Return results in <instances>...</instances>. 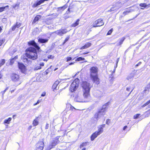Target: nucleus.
Returning a JSON list of instances; mask_svg holds the SVG:
<instances>
[{
  "instance_id": "nucleus-32",
  "label": "nucleus",
  "mask_w": 150,
  "mask_h": 150,
  "mask_svg": "<svg viewBox=\"0 0 150 150\" xmlns=\"http://www.w3.org/2000/svg\"><path fill=\"white\" fill-rule=\"evenodd\" d=\"M88 142H85L81 144L80 146V148H81L84 146H86L88 143Z\"/></svg>"
},
{
  "instance_id": "nucleus-49",
  "label": "nucleus",
  "mask_w": 150,
  "mask_h": 150,
  "mask_svg": "<svg viewBox=\"0 0 150 150\" xmlns=\"http://www.w3.org/2000/svg\"><path fill=\"white\" fill-rule=\"evenodd\" d=\"M73 109H76L74 107L71 105L70 107V110H72Z\"/></svg>"
},
{
  "instance_id": "nucleus-56",
  "label": "nucleus",
  "mask_w": 150,
  "mask_h": 150,
  "mask_svg": "<svg viewBox=\"0 0 150 150\" xmlns=\"http://www.w3.org/2000/svg\"><path fill=\"white\" fill-rule=\"evenodd\" d=\"M74 62H71L69 64V65H71L74 64Z\"/></svg>"
},
{
  "instance_id": "nucleus-11",
  "label": "nucleus",
  "mask_w": 150,
  "mask_h": 150,
  "mask_svg": "<svg viewBox=\"0 0 150 150\" xmlns=\"http://www.w3.org/2000/svg\"><path fill=\"white\" fill-rule=\"evenodd\" d=\"M18 68L21 72L23 73H25L26 70L25 66L23 64L20 62H18Z\"/></svg>"
},
{
  "instance_id": "nucleus-8",
  "label": "nucleus",
  "mask_w": 150,
  "mask_h": 150,
  "mask_svg": "<svg viewBox=\"0 0 150 150\" xmlns=\"http://www.w3.org/2000/svg\"><path fill=\"white\" fill-rule=\"evenodd\" d=\"M44 146V143L43 141L39 142L37 144L36 150H42Z\"/></svg>"
},
{
  "instance_id": "nucleus-48",
  "label": "nucleus",
  "mask_w": 150,
  "mask_h": 150,
  "mask_svg": "<svg viewBox=\"0 0 150 150\" xmlns=\"http://www.w3.org/2000/svg\"><path fill=\"white\" fill-rule=\"evenodd\" d=\"M130 90V87H127L126 88V91H129Z\"/></svg>"
},
{
  "instance_id": "nucleus-12",
  "label": "nucleus",
  "mask_w": 150,
  "mask_h": 150,
  "mask_svg": "<svg viewBox=\"0 0 150 150\" xmlns=\"http://www.w3.org/2000/svg\"><path fill=\"white\" fill-rule=\"evenodd\" d=\"M67 32V31L66 29H61L55 31V33L59 35L62 36L63 34L66 33Z\"/></svg>"
},
{
  "instance_id": "nucleus-55",
  "label": "nucleus",
  "mask_w": 150,
  "mask_h": 150,
  "mask_svg": "<svg viewBox=\"0 0 150 150\" xmlns=\"http://www.w3.org/2000/svg\"><path fill=\"white\" fill-rule=\"evenodd\" d=\"M48 124L47 123L45 127V129H47L48 128Z\"/></svg>"
},
{
  "instance_id": "nucleus-20",
  "label": "nucleus",
  "mask_w": 150,
  "mask_h": 150,
  "mask_svg": "<svg viewBox=\"0 0 150 150\" xmlns=\"http://www.w3.org/2000/svg\"><path fill=\"white\" fill-rule=\"evenodd\" d=\"M21 25V24L20 23L17 22L16 24L15 25L12 27V31L14 30L16 28H19Z\"/></svg>"
},
{
  "instance_id": "nucleus-42",
  "label": "nucleus",
  "mask_w": 150,
  "mask_h": 150,
  "mask_svg": "<svg viewBox=\"0 0 150 150\" xmlns=\"http://www.w3.org/2000/svg\"><path fill=\"white\" fill-rule=\"evenodd\" d=\"M69 36H68L65 39L64 42H63V44H65L69 39Z\"/></svg>"
},
{
  "instance_id": "nucleus-15",
  "label": "nucleus",
  "mask_w": 150,
  "mask_h": 150,
  "mask_svg": "<svg viewBox=\"0 0 150 150\" xmlns=\"http://www.w3.org/2000/svg\"><path fill=\"white\" fill-rule=\"evenodd\" d=\"M105 127V125H99L98 127V130L97 131L98 133L100 134L103 132V128Z\"/></svg>"
},
{
  "instance_id": "nucleus-58",
  "label": "nucleus",
  "mask_w": 150,
  "mask_h": 150,
  "mask_svg": "<svg viewBox=\"0 0 150 150\" xmlns=\"http://www.w3.org/2000/svg\"><path fill=\"white\" fill-rule=\"evenodd\" d=\"M8 88L7 87L6 88V89L4 91V93L8 89Z\"/></svg>"
},
{
  "instance_id": "nucleus-18",
  "label": "nucleus",
  "mask_w": 150,
  "mask_h": 150,
  "mask_svg": "<svg viewBox=\"0 0 150 150\" xmlns=\"http://www.w3.org/2000/svg\"><path fill=\"white\" fill-rule=\"evenodd\" d=\"M91 45V43L88 42L86 43L85 45L82 47L80 48L81 50H83V49H87L89 47H90Z\"/></svg>"
},
{
  "instance_id": "nucleus-61",
  "label": "nucleus",
  "mask_w": 150,
  "mask_h": 150,
  "mask_svg": "<svg viewBox=\"0 0 150 150\" xmlns=\"http://www.w3.org/2000/svg\"><path fill=\"white\" fill-rule=\"evenodd\" d=\"M40 100H38L37 102V103L38 104L39 103H40Z\"/></svg>"
},
{
  "instance_id": "nucleus-63",
  "label": "nucleus",
  "mask_w": 150,
  "mask_h": 150,
  "mask_svg": "<svg viewBox=\"0 0 150 150\" xmlns=\"http://www.w3.org/2000/svg\"><path fill=\"white\" fill-rule=\"evenodd\" d=\"M38 104L37 103H35V104H34V105H37Z\"/></svg>"
},
{
  "instance_id": "nucleus-40",
  "label": "nucleus",
  "mask_w": 150,
  "mask_h": 150,
  "mask_svg": "<svg viewBox=\"0 0 150 150\" xmlns=\"http://www.w3.org/2000/svg\"><path fill=\"white\" fill-rule=\"evenodd\" d=\"M112 31H113L112 28L110 30H109L108 31V32L107 33V35H110L112 33Z\"/></svg>"
},
{
  "instance_id": "nucleus-25",
  "label": "nucleus",
  "mask_w": 150,
  "mask_h": 150,
  "mask_svg": "<svg viewBox=\"0 0 150 150\" xmlns=\"http://www.w3.org/2000/svg\"><path fill=\"white\" fill-rule=\"evenodd\" d=\"M12 118L11 117H9L7 119L5 120L4 122V124H9Z\"/></svg>"
},
{
  "instance_id": "nucleus-27",
  "label": "nucleus",
  "mask_w": 150,
  "mask_h": 150,
  "mask_svg": "<svg viewBox=\"0 0 150 150\" xmlns=\"http://www.w3.org/2000/svg\"><path fill=\"white\" fill-rule=\"evenodd\" d=\"M17 58L18 56H15L14 58L11 59L10 60V64L11 65H12L13 63L15 60Z\"/></svg>"
},
{
  "instance_id": "nucleus-59",
  "label": "nucleus",
  "mask_w": 150,
  "mask_h": 150,
  "mask_svg": "<svg viewBox=\"0 0 150 150\" xmlns=\"http://www.w3.org/2000/svg\"><path fill=\"white\" fill-rule=\"evenodd\" d=\"M2 74L0 72V79L2 78Z\"/></svg>"
},
{
  "instance_id": "nucleus-50",
  "label": "nucleus",
  "mask_w": 150,
  "mask_h": 150,
  "mask_svg": "<svg viewBox=\"0 0 150 150\" xmlns=\"http://www.w3.org/2000/svg\"><path fill=\"white\" fill-rule=\"evenodd\" d=\"M59 81H55V83H54V84H56V85H58L59 84Z\"/></svg>"
},
{
  "instance_id": "nucleus-14",
  "label": "nucleus",
  "mask_w": 150,
  "mask_h": 150,
  "mask_svg": "<svg viewBox=\"0 0 150 150\" xmlns=\"http://www.w3.org/2000/svg\"><path fill=\"white\" fill-rule=\"evenodd\" d=\"M116 6L115 7H112L111 9L108 11L111 12L112 11H114L116 9H117L119 8L122 6V4L120 3V2H117L116 4Z\"/></svg>"
},
{
  "instance_id": "nucleus-46",
  "label": "nucleus",
  "mask_w": 150,
  "mask_h": 150,
  "mask_svg": "<svg viewBox=\"0 0 150 150\" xmlns=\"http://www.w3.org/2000/svg\"><path fill=\"white\" fill-rule=\"evenodd\" d=\"M146 88H148L150 90V83H149L146 86Z\"/></svg>"
},
{
  "instance_id": "nucleus-5",
  "label": "nucleus",
  "mask_w": 150,
  "mask_h": 150,
  "mask_svg": "<svg viewBox=\"0 0 150 150\" xmlns=\"http://www.w3.org/2000/svg\"><path fill=\"white\" fill-rule=\"evenodd\" d=\"M83 96L81 94L78 93L75 97L74 100L75 101L79 102H84L86 101L84 99Z\"/></svg>"
},
{
  "instance_id": "nucleus-38",
  "label": "nucleus",
  "mask_w": 150,
  "mask_h": 150,
  "mask_svg": "<svg viewBox=\"0 0 150 150\" xmlns=\"http://www.w3.org/2000/svg\"><path fill=\"white\" fill-rule=\"evenodd\" d=\"M19 5V4H17L15 5H13L12 7L13 8H18V7Z\"/></svg>"
},
{
  "instance_id": "nucleus-62",
  "label": "nucleus",
  "mask_w": 150,
  "mask_h": 150,
  "mask_svg": "<svg viewBox=\"0 0 150 150\" xmlns=\"http://www.w3.org/2000/svg\"><path fill=\"white\" fill-rule=\"evenodd\" d=\"M146 113H147V115H148L149 114H150V112H146Z\"/></svg>"
},
{
  "instance_id": "nucleus-57",
  "label": "nucleus",
  "mask_w": 150,
  "mask_h": 150,
  "mask_svg": "<svg viewBox=\"0 0 150 150\" xmlns=\"http://www.w3.org/2000/svg\"><path fill=\"white\" fill-rule=\"evenodd\" d=\"M132 91H132L129 93H128V94L127 96V97L130 94V93H131Z\"/></svg>"
},
{
  "instance_id": "nucleus-24",
  "label": "nucleus",
  "mask_w": 150,
  "mask_h": 150,
  "mask_svg": "<svg viewBox=\"0 0 150 150\" xmlns=\"http://www.w3.org/2000/svg\"><path fill=\"white\" fill-rule=\"evenodd\" d=\"M139 6L143 8H146L147 7L150 6V4H146V3H141L139 4Z\"/></svg>"
},
{
  "instance_id": "nucleus-45",
  "label": "nucleus",
  "mask_w": 150,
  "mask_h": 150,
  "mask_svg": "<svg viewBox=\"0 0 150 150\" xmlns=\"http://www.w3.org/2000/svg\"><path fill=\"white\" fill-rule=\"evenodd\" d=\"M41 68V67L39 66V67H36L35 69V70H37L39 69H40Z\"/></svg>"
},
{
  "instance_id": "nucleus-4",
  "label": "nucleus",
  "mask_w": 150,
  "mask_h": 150,
  "mask_svg": "<svg viewBox=\"0 0 150 150\" xmlns=\"http://www.w3.org/2000/svg\"><path fill=\"white\" fill-rule=\"evenodd\" d=\"M79 80L78 79H75L71 83L69 88V90L71 92L76 91L78 87Z\"/></svg>"
},
{
  "instance_id": "nucleus-22",
  "label": "nucleus",
  "mask_w": 150,
  "mask_h": 150,
  "mask_svg": "<svg viewBox=\"0 0 150 150\" xmlns=\"http://www.w3.org/2000/svg\"><path fill=\"white\" fill-rule=\"evenodd\" d=\"M48 40L47 39H44L42 38H39L38 40L39 42L40 43H45L47 42Z\"/></svg>"
},
{
  "instance_id": "nucleus-13",
  "label": "nucleus",
  "mask_w": 150,
  "mask_h": 150,
  "mask_svg": "<svg viewBox=\"0 0 150 150\" xmlns=\"http://www.w3.org/2000/svg\"><path fill=\"white\" fill-rule=\"evenodd\" d=\"M91 77L95 83L97 84H99V79L98 78L97 75L96 74L93 75L91 74Z\"/></svg>"
},
{
  "instance_id": "nucleus-2",
  "label": "nucleus",
  "mask_w": 150,
  "mask_h": 150,
  "mask_svg": "<svg viewBox=\"0 0 150 150\" xmlns=\"http://www.w3.org/2000/svg\"><path fill=\"white\" fill-rule=\"evenodd\" d=\"M27 53L25 54L26 57L32 60L37 59L38 55L36 49L33 47H30L26 50Z\"/></svg>"
},
{
  "instance_id": "nucleus-26",
  "label": "nucleus",
  "mask_w": 150,
  "mask_h": 150,
  "mask_svg": "<svg viewBox=\"0 0 150 150\" xmlns=\"http://www.w3.org/2000/svg\"><path fill=\"white\" fill-rule=\"evenodd\" d=\"M134 74H131L128 75L127 77V79L128 80H131L134 78Z\"/></svg>"
},
{
  "instance_id": "nucleus-37",
  "label": "nucleus",
  "mask_w": 150,
  "mask_h": 150,
  "mask_svg": "<svg viewBox=\"0 0 150 150\" xmlns=\"http://www.w3.org/2000/svg\"><path fill=\"white\" fill-rule=\"evenodd\" d=\"M5 40L4 39L0 40V46L1 45L5 42Z\"/></svg>"
},
{
  "instance_id": "nucleus-6",
  "label": "nucleus",
  "mask_w": 150,
  "mask_h": 150,
  "mask_svg": "<svg viewBox=\"0 0 150 150\" xmlns=\"http://www.w3.org/2000/svg\"><path fill=\"white\" fill-rule=\"evenodd\" d=\"M104 23L103 20L101 19H98L93 24V27H99L104 25Z\"/></svg>"
},
{
  "instance_id": "nucleus-23",
  "label": "nucleus",
  "mask_w": 150,
  "mask_h": 150,
  "mask_svg": "<svg viewBox=\"0 0 150 150\" xmlns=\"http://www.w3.org/2000/svg\"><path fill=\"white\" fill-rule=\"evenodd\" d=\"M26 57L25 54V55H23L21 57V59L23 60V61L24 62H28V60L26 58Z\"/></svg>"
},
{
  "instance_id": "nucleus-28",
  "label": "nucleus",
  "mask_w": 150,
  "mask_h": 150,
  "mask_svg": "<svg viewBox=\"0 0 150 150\" xmlns=\"http://www.w3.org/2000/svg\"><path fill=\"white\" fill-rule=\"evenodd\" d=\"M79 19H77L76 22L72 24L71 25L72 27H75L76 26L78 25L79 24Z\"/></svg>"
},
{
  "instance_id": "nucleus-53",
  "label": "nucleus",
  "mask_w": 150,
  "mask_h": 150,
  "mask_svg": "<svg viewBox=\"0 0 150 150\" xmlns=\"http://www.w3.org/2000/svg\"><path fill=\"white\" fill-rule=\"evenodd\" d=\"M45 93L44 92L41 95V96H45Z\"/></svg>"
},
{
  "instance_id": "nucleus-52",
  "label": "nucleus",
  "mask_w": 150,
  "mask_h": 150,
  "mask_svg": "<svg viewBox=\"0 0 150 150\" xmlns=\"http://www.w3.org/2000/svg\"><path fill=\"white\" fill-rule=\"evenodd\" d=\"M109 119H107V120H106V124H108V125L109 123Z\"/></svg>"
},
{
  "instance_id": "nucleus-21",
  "label": "nucleus",
  "mask_w": 150,
  "mask_h": 150,
  "mask_svg": "<svg viewBox=\"0 0 150 150\" xmlns=\"http://www.w3.org/2000/svg\"><path fill=\"white\" fill-rule=\"evenodd\" d=\"M41 17V16L40 15H37L35 17L34 20L33 21L32 23L34 24Z\"/></svg>"
},
{
  "instance_id": "nucleus-39",
  "label": "nucleus",
  "mask_w": 150,
  "mask_h": 150,
  "mask_svg": "<svg viewBox=\"0 0 150 150\" xmlns=\"http://www.w3.org/2000/svg\"><path fill=\"white\" fill-rule=\"evenodd\" d=\"M140 115V114H137L136 115H134V119L137 118L139 117V116Z\"/></svg>"
},
{
  "instance_id": "nucleus-60",
  "label": "nucleus",
  "mask_w": 150,
  "mask_h": 150,
  "mask_svg": "<svg viewBox=\"0 0 150 150\" xmlns=\"http://www.w3.org/2000/svg\"><path fill=\"white\" fill-rule=\"evenodd\" d=\"M89 53V52H84V53H83V54H88Z\"/></svg>"
},
{
  "instance_id": "nucleus-47",
  "label": "nucleus",
  "mask_w": 150,
  "mask_h": 150,
  "mask_svg": "<svg viewBox=\"0 0 150 150\" xmlns=\"http://www.w3.org/2000/svg\"><path fill=\"white\" fill-rule=\"evenodd\" d=\"M48 58L49 59L53 58V57L52 55H49L48 56Z\"/></svg>"
},
{
  "instance_id": "nucleus-44",
  "label": "nucleus",
  "mask_w": 150,
  "mask_h": 150,
  "mask_svg": "<svg viewBox=\"0 0 150 150\" xmlns=\"http://www.w3.org/2000/svg\"><path fill=\"white\" fill-rule=\"evenodd\" d=\"M5 8V7H2L0 8V12H1L3 11Z\"/></svg>"
},
{
  "instance_id": "nucleus-9",
  "label": "nucleus",
  "mask_w": 150,
  "mask_h": 150,
  "mask_svg": "<svg viewBox=\"0 0 150 150\" xmlns=\"http://www.w3.org/2000/svg\"><path fill=\"white\" fill-rule=\"evenodd\" d=\"M11 78L12 80L14 82H17L20 79L19 76L16 74H12L11 75Z\"/></svg>"
},
{
  "instance_id": "nucleus-19",
  "label": "nucleus",
  "mask_w": 150,
  "mask_h": 150,
  "mask_svg": "<svg viewBox=\"0 0 150 150\" xmlns=\"http://www.w3.org/2000/svg\"><path fill=\"white\" fill-rule=\"evenodd\" d=\"M133 11H134V10L132 8L129 9H127L124 11V12L123 13V14H124V16H125V15L128 14L129 13Z\"/></svg>"
},
{
  "instance_id": "nucleus-3",
  "label": "nucleus",
  "mask_w": 150,
  "mask_h": 150,
  "mask_svg": "<svg viewBox=\"0 0 150 150\" xmlns=\"http://www.w3.org/2000/svg\"><path fill=\"white\" fill-rule=\"evenodd\" d=\"M83 96L84 98H88L90 96V90L91 88L90 84L86 81L83 82L81 84Z\"/></svg>"
},
{
  "instance_id": "nucleus-54",
  "label": "nucleus",
  "mask_w": 150,
  "mask_h": 150,
  "mask_svg": "<svg viewBox=\"0 0 150 150\" xmlns=\"http://www.w3.org/2000/svg\"><path fill=\"white\" fill-rule=\"evenodd\" d=\"M127 126H125L123 128V130H125L127 128Z\"/></svg>"
},
{
  "instance_id": "nucleus-29",
  "label": "nucleus",
  "mask_w": 150,
  "mask_h": 150,
  "mask_svg": "<svg viewBox=\"0 0 150 150\" xmlns=\"http://www.w3.org/2000/svg\"><path fill=\"white\" fill-rule=\"evenodd\" d=\"M38 124V122L37 119H35L33 121V124L34 126L37 125Z\"/></svg>"
},
{
  "instance_id": "nucleus-16",
  "label": "nucleus",
  "mask_w": 150,
  "mask_h": 150,
  "mask_svg": "<svg viewBox=\"0 0 150 150\" xmlns=\"http://www.w3.org/2000/svg\"><path fill=\"white\" fill-rule=\"evenodd\" d=\"M28 44L29 45L33 46L38 50H39L40 48V47L38 46L37 44L33 41H32L28 42Z\"/></svg>"
},
{
  "instance_id": "nucleus-31",
  "label": "nucleus",
  "mask_w": 150,
  "mask_h": 150,
  "mask_svg": "<svg viewBox=\"0 0 150 150\" xmlns=\"http://www.w3.org/2000/svg\"><path fill=\"white\" fill-rule=\"evenodd\" d=\"M85 59L84 58L81 57H79L75 60L76 61H83L85 60Z\"/></svg>"
},
{
  "instance_id": "nucleus-10",
  "label": "nucleus",
  "mask_w": 150,
  "mask_h": 150,
  "mask_svg": "<svg viewBox=\"0 0 150 150\" xmlns=\"http://www.w3.org/2000/svg\"><path fill=\"white\" fill-rule=\"evenodd\" d=\"M98 68L97 67H93L91 68L90 69V75H97L98 71Z\"/></svg>"
},
{
  "instance_id": "nucleus-35",
  "label": "nucleus",
  "mask_w": 150,
  "mask_h": 150,
  "mask_svg": "<svg viewBox=\"0 0 150 150\" xmlns=\"http://www.w3.org/2000/svg\"><path fill=\"white\" fill-rule=\"evenodd\" d=\"M67 7V6L66 5H64L62 7H59L58 8V9H59L61 10L62 9H63V10H64L65 8H66Z\"/></svg>"
},
{
  "instance_id": "nucleus-1",
  "label": "nucleus",
  "mask_w": 150,
  "mask_h": 150,
  "mask_svg": "<svg viewBox=\"0 0 150 150\" xmlns=\"http://www.w3.org/2000/svg\"><path fill=\"white\" fill-rule=\"evenodd\" d=\"M109 104L107 103L103 105L101 109L99 110L94 115V117L92 119V122L94 123H96L98 120L103 117L105 114V111L107 105Z\"/></svg>"
},
{
  "instance_id": "nucleus-34",
  "label": "nucleus",
  "mask_w": 150,
  "mask_h": 150,
  "mask_svg": "<svg viewBox=\"0 0 150 150\" xmlns=\"http://www.w3.org/2000/svg\"><path fill=\"white\" fill-rule=\"evenodd\" d=\"M5 63V60L4 59H3L1 60V62L0 63V67L2 65Z\"/></svg>"
},
{
  "instance_id": "nucleus-51",
  "label": "nucleus",
  "mask_w": 150,
  "mask_h": 150,
  "mask_svg": "<svg viewBox=\"0 0 150 150\" xmlns=\"http://www.w3.org/2000/svg\"><path fill=\"white\" fill-rule=\"evenodd\" d=\"M44 63L43 62L40 63V66H44Z\"/></svg>"
},
{
  "instance_id": "nucleus-64",
  "label": "nucleus",
  "mask_w": 150,
  "mask_h": 150,
  "mask_svg": "<svg viewBox=\"0 0 150 150\" xmlns=\"http://www.w3.org/2000/svg\"><path fill=\"white\" fill-rule=\"evenodd\" d=\"M86 149V148H84L82 150H85Z\"/></svg>"
},
{
  "instance_id": "nucleus-33",
  "label": "nucleus",
  "mask_w": 150,
  "mask_h": 150,
  "mask_svg": "<svg viewBox=\"0 0 150 150\" xmlns=\"http://www.w3.org/2000/svg\"><path fill=\"white\" fill-rule=\"evenodd\" d=\"M125 39V38H122V39H121L120 40L118 44L117 45L119 46V45H121L122 43V42H123V41H124V40Z\"/></svg>"
},
{
  "instance_id": "nucleus-36",
  "label": "nucleus",
  "mask_w": 150,
  "mask_h": 150,
  "mask_svg": "<svg viewBox=\"0 0 150 150\" xmlns=\"http://www.w3.org/2000/svg\"><path fill=\"white\" fill-rule=\"evenodd\" d=\"M150 103V100L147 101L146 103H145L143 105H142V107H144L146 106V105L149 104V103Z\"/></svg>"
},
{
  "instance_id": "nucleus-41",
  "label": "nucleus",
  "mask_w": 150,
  "mask_h": 150,
  "mask_svg": "<svg viewBox=\"0 0 150 150\" xmlns=\"http://www.w3.org/2000/svg\"><path fill=\"white\" fill-rule=\"evenodd\" d=\"M57 86L55 84H54L52 86V88L54 89H57Z\"/></svg>"
},
{
  "instance_id": "nucleus-17",
  "label": "nucleus",
  "mask_w": 150,
  "mask_h": 150,
  "mask_svg": "<svg viewBox=\"0 0 150 150\" xmlns=\"http://www.w3.org/2000/svg\"><path fill=\"white\" fill-rule=\"evenodd\" d=\"M97 132V131L93 133L91 136V141L93 140L98 135H100Z\"/></svg>"
},
{
  "instance_id": "nucleus-43",
  "label": "nucleus",
  "mask_w": 150,
  "mask_h": 150,
  "mask_svg": "<svg viewBox=\"0 0 150 150\" xmlns=\"http://www.w3.org/2000/svg\"><path fill=\"white\" fill-rule=\"evenodd\" d=\"M72 58L70 57H68L67 58V62H68L71 60Z\"/></svg>"
},
{
  "instance_id": "nucleus-30",
  "label": "nucleus",
  "mask_w": 150,
  "mask_h": 150,
  "mask_svg": "<svg viewBox=\"0 0 150 150\" xmlns=\"http://www.w3.org/2000/svg\"><path fill=\"white\" fill-rule=\"evenodd\" d=\"M150 91V90L148 88H146V87L144 90L143 91V94L145 95L146 94L148 93Z\"/></svg>"
},
{
  "instance_id": "nucleus-7",
  "label": "nucleus",
  "mask_w": 150,
  "mask_h": 150,
  "mask_svg": "<svg viewBox=\"0 0 150 150\" xmlns=\"http://www.w3.org/2000/svg\"><path fill=\"white\" fill-rule=\"evenodd\" d=\"M59 143V138L58 137H57L53 140L52 143L49 146L48 148L50 149H52L54 146H55Z\"/></svg>"
}]
</instances>
